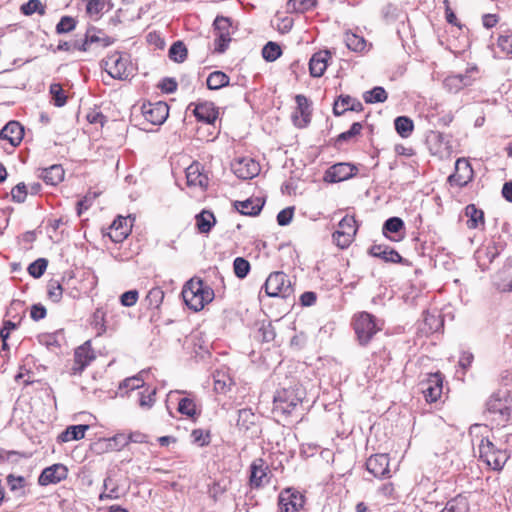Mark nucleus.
Segmentation results:
<instances>
[{"label": "nucleus", "mask_w": 512, "mask_h": 512, "mask_svg": "<svg viewBox=\"0 0 512 512\" xmlns=\"http://www.w3.org/2000/svg\"><path fill=\"white\" fill-rule=\"evenodd\" d=\"M250 268H251L250 263L245 258L237 257L234 259L233 269H234L235 275L238 278H240V279L245 278L248 275Z\"/></svg>", "instance_id": "49"}, {"label": "nucleus", "mask_w": 512, "mask_h": 512, "mask_svg": "<svg viewBox=\"0 0 512 512\" xmlns=\"http://www.w3.org/2000/svg\"><path fill=\"white\" fill-rule=\"evenodd\" d=\"M478 73V68L472 66L466 69L464 74H454L447 76L443 81V87L449 93H457L464 87L471 86L475 81V75Z\"/></svg>", "instance_id": "9"}, {"label": "nucleus", "mask_w": 512, "mask_h": 512, "mask_svg": "<svg viewBox=\"0 0 512 512\" xmlns=\"http://www.w3.org/2000/svg\"><path fill=\"white\" fill-rule=\"evenodd\" d=\"M141 112L144 119L150 124L161 125L169 116V106L162 101L148 102L141 106Z\"/></svg>", "instance_id": "10"}, {"label": "nucleus", "mask_w": 512, "mask_h": 512, "mask_svg": "<svg viewBox=\"0 0 512 512\" xmlns=\"http://www.w3.org/2000/svg\"><path fill=\"white\" fill-rule=\"evenodd\" d=\"M193 112L198 121L206 124H213L218 117V109L213 102L198 103Z\"/></svg>", "instance_id": "27"}, {"label": "nucleus", "mask_w": 512, "mask_h": 512, "mask_svg": "<svg viewBox=\"0 0 512 512\" xmlns=\"http://www.w3.org/2000/svg\"><path fill=\"white\" fill-rule=\"evenodd\" d=\"M331 58L329 50H320L314 53L309 61V71L312 77H321L328 65V60Z\"/></svg>", "instance_id": "23"}, {"label": "nucleus", "mask_w": 512, "mask_h": 512, "mask_svg": "<svg viewBox=\"0 0 512 512\" xmlns=\"http://www.w3.org/2000/svg\"><path fill=\"white\" fill-rule=\"evenodd\" d=\"M114 42V39L107 36L100 30H97L95 27H91L87 30L85 34V38L82 41V46H77L75 44V48L79 51L86 52L89 49L91 44L97 43L101 47H107Z\"/></svg>", "instance_id": "21"}, {"label": "nucleus", "mask_w": 512, "mask_h": 512, "mask_svg": "<svg viewBox=\"0 0 512 512\" xmlns=\"http://www.w3.org/2000/svg\"><path fill=\"white\" fill-rule=\"evenodd\" d=\"M345 42L348 47V49L355 51V52H361L365 49L366 41L363 37L358 36L353 33H347L345 36Z\"/></svg>", "instance_id": "47"}, {"label": "nucleus", "mask_w": 512, "mask_h": 512, "mask_svg": "<svg viewBox=\"0 0 512 512\" xmlns=\"http://www.w3.org/2000/svg\"><path fill=\"white\" fill-rule=\"evenodd\" d=\"M394 126L396 132L402 137V138H408L413 130H414V123L411 118L408 116H398L394 120Z\"/></svg>", "instance_id": "37"}, {"label": "nucleus", "mask_w": 512, "mask_h": 512, "mask_svg": "<svg viewBox=\"0 0 512 512\" xmlns=\"http://www.w3.org/2000/svg\"><path fill=\"white\" fill-rule=\"evenodd\" d=\"M20 10L24 15L27 16H30L35 12L39 13L40 15L45 14V6L40 0H29L21 6Z\"/></svg>", "instance_id": "48"}, {"label": "nucleus", "mask_w": 512, "mask_h": 512, "mask_svg": "<svg viewBox=\"0 0 512 512\" xmlns=\"http://www.w3.org/2000/svg\"><path fill=\"white\" fill-rule=\"evenodd\" d=\"M77 21L71 16H63L56 25L57 34H65L73 31L76 28Z\"/></svg>", "instance_id": "50"}, {"label": "nucleus", "mask_w": 512, "mask_h": 512, "mask_svg": "<svg viewBox=\"0 0 512 512\" xmlns=\"http://www.w3.org/2000/svg\"><path fill=\"white\" fill-rule=\"evenodd\" d=\"M364 109L363 104L349 95H340L333 105V114L341 116L346 111L361 112Z\"/></svg>", "instance_id": "24"}, {"label": "nucleus", "mask_w": 512, "mask_h": 512, "mask_svg": "<svg viewBox=\"0 0 512 512\" xmlns=\"http://www.w3.org/2000/svg\"><path fill=\"white\" fill-rule=\"evenodd\" d=\"M232 171L242 180H249L260 173V165L252 158H239L232 163Z\"/></svg>", "instance_id": "15"}, {"label": "nucleus", "mask_w": 512, "mask_h": 512, "mask_svg": "<svg viewBox=\"0 0 512 512\" xmlns=\"http://www.w3.org/2000/svg\"><path fill=\"white\" fill-rule=\"evenodd\" d=\"M486 411L497 424L512 421V394L508 390L494 392L486 402Z\"/></svg>", "instance_id": "2"}, {"label": "nucleus", "mask_w": 512, "mask_h": 512, "mask_svg": "<svg viewBox=\"0 0 512 512\" xmlns=\"http://www.w3.org/2000/svg\"><path fill=\"white\" fill-rule=\"evenodd\" d=\"M178 412L188 417H194L196 412V404L191 398H182L178 404Z\"/></svg>", "instance_id": "53"}, {"label": "nucleus", "mask_w": 512, "mask_h": 512, "mask_svg": "<svg viewBox=\"0 0 512 512\" xmlns=\"http://www.w3.org/2000/svg\"><path fill=\"white\" fill-rule=\"evenodd\" d=\"M422 393L427 402H436L442 394L443 377L440 372L427 375V379L420 383Z\"/></svg>", "instance_id": "13"}, {"label": "nucleus", "mask_w": 512, "mask_h": 512, "mask_svg": "<svg viewBox=\"0 0 512 512\" xmlns=\"http://www.w3.org/2000/svg\"><path fill=\"white\" fill-rule=\"evenodd\" d=\"M358 168L350 163L341 162L329 167L324 175V180L328 183H337L348 180L355 176Z\"/></svg>", "instance_id": "12"}, {"label": "nucleus", "mask_w": 512, "mask_h": 512, "mask_svg": "<svg viewBox=\"0 0 512 512\" xmlns=\"http://www.w3.org/2000/svg\"><path fill=\"white\" fill-rule=\"evenodd\" d=\"M498 46L503 52L512 54V32L500 35L498 38Z\"/></svg>", "instance_id": "59"}, {"label": "nucleus", "mask_w": 512, "mask_h": 512, "mask_svg": "<svg viewBox=\"0 0 512 512\" xmlns=\"http://www.w3.org/2000/svg\"><path fill=\"white\" fill-rule=\"evenodd\" d=\"M356 232V220L354 217L346 215L339 222L338 229L333 233V240L338 247L347 248L352 243Z\"/></svg>", "instance_id": "8"}, {"label": "nucleus", "mask_w": 512, "mask_h": 512, "mask_svg": "<svg viewBox=\"0 0 512 512\" xmlns=\"http://www.w3.org/2000/svg\"><path fill=\"white\" fill-rule=\"evenodd\" d=\"M229 76L222 71H213L206 80L208 89L218 90L229 85Z\"/></svg>", "instance_id": "34"}, {"label": "nucleus", "mask_w": 512, "mask_h": 512, "mask_svg": "<svg viewBox=\"0 0 512 512\" xmlns=\"http://www.w3.org/2000/svg\"><path fill=\"white\" fill-rule=\"evenodd\" d=\"M144 373H145V371L143 370L135 376L126 378L125 380H123L120 383L119 389L122 390L125 388V389H129V390L133 391L135 389L143 387L144 386V378H143Z\"/></svg>", "instance_id": "46"}, {"label": "nucleus", "mask_w": 512, "mask_h": 512, "mask_svg": "<svg viewBox=\"0 0 512 512\" xmlns=\"http://www.w3.org/2000/svg\"><path fill=\"white\" fill-rule=\"evenodd\" d=\"M366 469L377 478L390 477L389 457L387 454H375L366 461Z\"/></svg>", "instance_id": "19"}, {"label": "nucleus", "mask_w": 512, "mask_h": 512, "mask_svg": "<svg viewBox=\"0 0 512 512\" xmlns=\"http://www.w3.org/2000/svg\"><path fill=\"white\" fill-rule=\"evenodd\" d=\"M269 467L262 458L255 459L250 465L249 483L252 488H260L269 483Z\"/></svg>", "instance_id": "17"}, {"label": "nucleus", "mask_w": 512, "mask_h": 512, "mask_svg": "<svg viewBox=\"0 0 512 512\" xmlns=\"http://www.w3.org/2000/svg\"><path fill=\"white\" fill-rule=\"evenodd\" d=\"M202 287L201 279H190L185 283L182 289L184 303L193 311L198 312L203 309L200 289Z\"/></svg>", "instance_id": "11"}, {"label": "nucleus", "mask_w": 512, "mask_h": 512, "mask_svg": "<svg viewBox=\"0 0 512 512\" xmlns=\"http://www.w3.org/2000/svg\"><path fill=\"white\" fill-rule=\"evenodd\" d=\"M233 205L243 215L256 216L261 212L264 201L260 198H249L244 201H235Z\"/></svg>", "instance_id": "29"}, {"label": "nucleus", "mask_w": 512, "mask_h": 512, "mask_svg": "<svg viewBox=\"0 0 512 512\" xmlns=\"http://www.w3.org/2000/svg\"><path fill=\"white\" fill-rule=\"evenodd\" d=\"M88 342L78 347L74 353V364L71 368L72 374H80L94 359L93 354L87 347Z\"/></svg>", "instance_id": "26"}, {"label": "nucleus", "mask_w": 512, "mask_h": 512, "mask_svg": "<svg viewBox=\"0 0 512 512\" xmlns=\"http://www.w3.org/2000/svg\"><path fill=\"white\" fill-rule=\"evenodd\" d=\"M63 294V288L61 284L56 280H51L48 283V297L55 303H58Z\"/></svg>", "instance_id": "55"}, {"label": "nucleus", "mask_w": 512, "mask_h": 512, "mask_svg": "<svg viewBox=\"0 0 512 512\" xmlns=\"http://www.w3.org/2000/svg\"><path fill=\"white\" fill-rule=\"evenodd\" d=\"M48 265V261L45 258H39L32 262L28 267L29 274L34 278H40Z\"/></svg>", "instance_id": "52"}, {"label": "nucleus", "mask_w": 512, "mask_h": 512, "mask_svg": "<svg viewBox=\"0 0 512 512\" xmlns=\"http://www.w3.org/2000/svg\"><path fill=\"white\" fill-rule=\"evenodd\" d=\"M303 504V495L290 488L283 490L278 496V506L281 512H298Z\"/></svg>", "instance_id": "14"}, {"label": "nucleus", "mask_w": 512, "mask_h": 512, "mask_svg": "<svg viewBox=\"0 0 512 512\" xmlns=\"http://www.w3.org/2000/svg\"><path fill=\"white\" fill-rule=\"evenodd\" d=\"M464 212L465 216L468 218L466 225L469 229L484 227V212L481 209H478L475 204L467 205Z\"/></svg>", "instance_id": "31"}, {"label": "nucleus", "mask_w": 512, "mask_h": 512, "mask_svg": "<svg viewBox=\"0 0 512 512\" xmlns=\"http://www.w3.org/2000/svg\"><path fill=\"white\" fill-rule=\"evenodd\" d=\"M213 28L215 33L214 52L222 54L228 49L232 40L231 34L233 33V27L231 19L224 16H217L213 22Z\"/></svg>", "instance_id": "7"}, {"label": "nucleus", "mask_w": 512, "mask_h": 512, "mask_svg": "<svg viewBox=\"0 0 512 512\" xmlns=\"http://www.w3.org/2000/svg\"><path fill=\"white\" fill-rule=\"evenodd\" d=\"M156 389H153L147 395L140 393L139 405L142 408L150 409L155 403Z\"/></svg>", "instance_id": "63"}, {"label": "nucleus", "mask_w": 512, "mask_h": 512, "mask_svg": "<svg viewBox=\"0 0 512 512\" xmlns=\"http://www.w3.org/2000/svg\"><path fill=\"white\" fill-rule=\"evenodd\" d=\"M104 492H102L99 496L100 500L105 499H119V487L115 484L111 477H106L103 483Z\"/></svg>", "instance_id": "41"}, {"label": "nucleus", "mask_w": 512, "mask_h": 512, "mask_svg": "<svg viewBox=\"0 0 512 512\" xmlns=\"http://www.w3.org/2000/svg\"><path fill=\"white\" fill-rule=\"evenodd\" d=\"M256 416L251 409L244 408L238 411L237 427L241 431H249L255 426Z\"/></svg>", "instance_id": "35"}, {"label": "nucleus", "mask_w": 512, "mask_h": 512, "mask_svg": "<svg viewBox=\"0 0 512 512\" xmlns=\"http://www.w3.org/2000/svg\"><path fill=\"white\" fill-rule=\"evenodd\" d=\"M131 231V226L127 223V218L118 216L110 226L109 237L115 243L125 240Z\"/></svg>", "instance_id": "28"}, {"label": "nucleus", "mask_w": 512, "mask_h": 512, "mask_svg": "<svg viewBox=\"0 0 512 512\" xmlns=\"http://www.w3.org/2000/svg\"><path fill=\"white\" fill-rule=\"evenodd\" d=\"M164 299V292L161 288L155 287L149 290L146 295L145 301L147 303L148 308L156 309L158 308Z\"/></svg>", "instance_id": "44"}, {"label": "nucleus", "mask_w": 512, "mask_h": 512, "mask_svg": "<svg viewBox=\"0 0 512 512\" xmlns=\"http://www.w3.org/2000/svg\"><path fill=\"white\" fill-rule=\"evenodd\" d=\"M88 428V425L83 424L69 426L64 432L61 433L60 439L63 442L83 439Z\"/></svg>", "instance_id": "39"}, {"label": "nucleus", "mask_w": 512, "mask_h": 512, "mask_svg": "<svg viewBox=\"0 0 512 512\" xmlns=\"http://www.w3.org/2000/svg\"><path fill=\"white\" fill-rule=\"evenodd\" d=\"M186 179L189 187L206 189L209 184L208 176L203 173V167L199 162H193L186 168Z\"/></svg>", "instance_id": "22"}, {"label": "nucleus", "mask_w": 512, "mask_h": 512, "mask_svg": "<svg viewBox=\"0 0 512 512\" xmlns=\"http://www.w3.org/2000/svg\"><path fill=\"white\" fill-rule=\"evenodd\" d=\"M404 229V221L399 217L388 218L382 227L383 235L392 241H398L395 237H390L389 233L397 234Z\"/></svg>", "instance_id": "36"}, {"label": "nucleus", "mask_w": 512, "mask_h": 512, "mask_svg": "<svg viewBox=\"0 0 512 512\" xmlns=\"http://www.w3.org/2000/svg\"><path fill=\"white\" fill-rule=\"evenodd\" d=\"M369 255L382 259L387 263L407 264L405 260L395 249L384 245L374 244L368 250Z\"/></svg>", "instance_id": "20"}, {"label": "nucleus", "mask_w": 512, "mask_h": 512, "mask_svg": "<svg viewBox=\"0 0 512 512\" xmlns=\"http://www.w3.org/2000/svg\"><path fill=\"white\" fill-rule=\"evenodd\" d=\"M353 326L357 339L363 346L367 345L372 337L381 330L375 316L368 312H361L355 316Z\"/></svg>", "instance_id": "6"}, {"label": "nucleus", "mask_w": 512, "mask_h": 512, "mask_svg": "<svg viewBox=\"0 0 512 512\" xmlns=\"http://www.w3.org/2000/svg\"><path fill=\"white\" fill-rule=\"evenodd\" d=\"M129 444L128 436L125 433H118L109 439V446L114 450H121Z\"/></svg>", "instance_id": "57"}, {"label": "nucleus", "mask_w": 512, "mask_h": 512, "mask_svg": "<svg viewBox=\"0 0 512 512\" xmlns=\"http://www.w3.org/2000/svg\"><path fill=\"white\" fill-rule=\"evenodd\" d=\"M50 94L52 95V99L55 106L62 107L66 104L67 98L64 94L62 86L59 83L51 84Z\"/></svg>", "instance_id": "51"}, {"label": "nucleus", "mask_w": 512, "mask_h": 512, "mask_svg": "<svg viewBox=\"0 0 512 512\" xmlns=\"http://www.w3.org/2000/svg\"><path fill=\"white\" fill-rule=\"evenodd\" d=\"M64 169L61 165L54 164L41 171L40 177L47 185L56 186L64 179Z\"/></svg>", "instance_id": "32"}, {"label": "nucleus", "mask_w": 512, "mask_h": 512, "mask_svg": "<svg viewBox=\"0 0 512 512\" xmlns=\"http://www.w3.org/2000/svg\"><path fill=\"white\" fill-rule=\"evenodd\" d=\"M264 289L269 297L289 299L294 294L290 278L282 271L272 272L264 283Z\"/></svg>", "instance_id": "5"}, {"label": "nucleus", "mask_w": 512, "mask_h": 512, "mask_svg": "<svg viewBox=\"0 0 512 512\" xmlns=\"http://www.w3.org/2000/svg\"><path fill=\"white\" fill-rule=\"evenodd\" d=\"M424 324L428 327L427 331L433 333L437 332L443 326V321L440 315L426 312L424 314Z\"/></svg>", "instance_id": "54"}, {"label": "nucleus", "mask_w": 512, "mask_h": 512, "mask_svg": "<svg viewBox=\"0 0 512 512\" xmlns=\"http://www.w3.org/2000/svg\"><path fill=\"white\" fill-rule=\"evenodd\" d=\"M469 510L468 500L465 497L458 495L447 501L440 512H469Z\"/></svg>", "instance_id": "38"}, {"label": "nucleus", "mask_w": 512, "mask_h": 512, "mask_svg": "<svg viewBox=\"0 0 512 512\" xmlns=\"http://www.w3.org/2000/svg\"><path fill=\"white\" fill-rule=\"evenodd\" d=\"M388 94L381 86H376L370 91L364 93L363 98L366 103H382L387 100Z\"/></svg>", "instance_id": "43"}, {"label": "nucleus", "mask_w": 512, "mask_h": 512, "mask_svg": "<svg viewBox=\"0 0 512 512\" xmlns=\"http://www.w3.org/2000/svg\"><path fill=\"white\" fill-rule=\"evenodd\" d=\"M158 87L162 92L165 93H174L177 90V82L174 78L165 77L159 83Z\"/></svg>", "instance_id": "62"}, {"label": "nucleus", "mask_w": 512, "mask_h": 512, "mask_svg": "<svg viewBox=\"0 0 512 512\" xmlns=\"http://www.w3.org/2000/svg\"><path fill=\"white\" fill-rule=\"evenodd\" d=\"M169 58L177 63H182L187 58V48L182 41H176L171 45Z\"/></svg>", "instance_id": "42"}, {"label": "nucleus", "mask_w": 512, "mask_h": 512, "mask_svg": "<svg viewBox=\"0 0 512 512\" xmlns=\"http://www.w3.org/2000/svg\"><path fill=\"white\" fill-rule=\"evenodd\" d=\"M23 136L24 128L17 121L8 122L0 131V138L8 140L14 147L21 143Z\"/></svg>", "instance_id": "25"}, {"label": "nucleus", "mask_w": 512, "mask_h": 512, "mask_svg": "<svg viewBox=\"0 0 512 512\" xmlns=\"http://www.w3.org/2000/svg\"><path fill=\"white\" fill-rule=\"evenodd\" d=\"M106 5V0H89L86 10L89 14L100 13Z\"/></svg>", "instance_id": "64"}, {"label": "nucleus", "mask_w": 512, "mask_h": 512, "mask_svg": "<svg viewBox=\"0 0 512 512\" xmlns=\"http://www.w3.org/2000/svg\"><path fill=\"white\" fill-rule=\"evenodd\" d=\"M293 214H294V207H287V208L281 210L277 215V223L280 226L288 225L292 220Z\"/></svg>", "instance_id": "60"}, {"label": "nucleus", "mask_w": 512, "mask_h": 512, "mask_svg": "<svg viewBox=\"0 0 512 512\" xmlns=\"http://www.w3.org/2000/svg\"><path fill=\"white\" fill-rule=\"evenodd\" d=\"M259 333L261 335L262 341L264 342L273 341L276 335L274 327L271 325V323L262 324V326L259 328Z\"/></svg>", "instance_id": "61"}, {"label": "nucleus", "mask_w": 512, "mask_h": 512, "mask_svg": "<svg viewBox=\"0 0 512 512\" xmlns=\"http://www.w3.org/2000/svg\"><path fill=\"white\" fill-rule=\"evenodd\" d=\"M295 100L297 104V110L299 111L301 116V121L299 120V116L297 114H294V124L300 128L306 127L310 122V103L304 95H297L295 97Z\"/></svg>", "instance_id": "30"}, {"label": "nucleus", "mask_w": 512, "mask_h": 512, "mask_svg": "<svg viewBox=\"0 0 512 512\" xmlns=\"http://www.w3.org/2000/svg\"><path fill=\"white\" fill-rule=\"evenodd\" d=\"M105 71L114 79L126 80L133 75V66L127 54L113 52L102 60Z\"/></svg>", "instance_id": "4"}, {"label": "nucleus", "mask_w": 512, "mask_h": 512, "mask_svg": "<svg viewBox=\"0 0 512 512\" xmlns=\"http://www.w3.org/2000/svg\"><path fill=\"white\" fill-rule=\"evenodd\" d=\"M27 197V186L21 182L14 186L11 190L12 201L16 203H23Z\"/></svg>", "instance_id": "56"}, {"label": "nucleus", "mask_w": 512, "mask_h": 512, "mask_svg": "<svg viewBox=\"0 0 512 512\" xmlns=\"http://www.w3.org/2000/svg\"><path fill=\"white\" fill-rule=\"evenodd\" d=\"M282 54L281 47L276 42H268L262 49V56L268 62H273Z\"/></svg>", "instance_id": "45"}, {"label": "nucleus", "mask_w": 512, "mask_h": 512, "mask_svg": "<svg viewBox=\"0 0 512 512\" xmlns=\"http://www.w3.org/2000/svg\"><path fill=\"white\" fill-rule=\"evenodd\" d=\"M306 393L299 384L278 389L273 397L274 412L291 415L302 403Z\"/></svg>", "instance_id": "1"}, {"label": "nucleus", "mask_w": 512, "mask_h": 512, "mask_svg": "<svg viewBox=\"0 0 512 512\" xmlns=\"http://www.w3.org/2000/svg\"><path fill=\"white\" fill-rule=\"evenodd\" d=\"M473 179V169L468 160L459 158L455 163V172L448 177L451 185L464 187Z\"/></svg>", "instance_id": "16"}, {"label": "nucleus", "mask_w": 512, "mask_h": 512, "mask_svg": "<svg viewBox=\"0 0 512 512\" xmlns=\"http://www.w3.org/2000/svg\"><path fill=\"white\" fill-rule=\"evenodd\" d=\"M479 457L493 470L500 471L510 458L505 448L497 447L489 438H482L478 446Z\"/></svg>", "instance_id": "3"}, {"label": "nucleus", "mask_w": 512, "mask_h": 512, "mask_svg": "<svg viewBox=\"0 0 512 512\" xmlns=\"http://www.w3.org/2000/svg\"><path fill=\"white\" fill-rule=\"evenodd\" d=\"M318 0H288L286 9L288 12L304 13L316 7Z\"/></svg>", "instance_id": "40"}, {"label": "nucleus", "mask_w": 512, "mask_h": 512, "mask_svg": "<svg viewBox=\"0 0 512 512\" xmlns=\"http://www.w3.org/2000/svg\"><path fill=\"white\" fill-rule=\"evenodd\" d=\"M195 219L197 229L200 233H208L216 223L214 214L207 210H203L197 214Z\"/></svg>", "instance_id": "33"}, {"label": "nucleus", "mask_w": 512, "mask_h": 512, "mask_svg": "<svg viewBox=\"0 0 512 512\" xmlns=\"http://www.w3.org/2000/svg\"><path fill=\"white\" fill-rule=\"evenodd\" d=\"M139 293L137 290H129L120 296V302L125 307L134 306L138 300Z\"/></svg>", "instance_id": "58"}, {"label": "nucleus", "mask_w": 512, "mask_h": 512, "mask_svg": "<svg viewBox=\"0 0 512 512\" xmlns=\"http://www.w3.org/2000/svg\"><path fill=\"white\" fill-rule=\"evenodd\" d=\"M68 476V469L65 465L57 463L46 467L38 478V483L41 486L49 484H57L65 480Z\"/></svg>", "instance_id": "18"}]
</instances>
